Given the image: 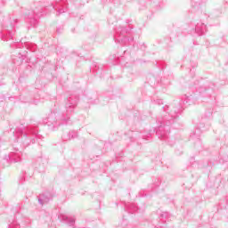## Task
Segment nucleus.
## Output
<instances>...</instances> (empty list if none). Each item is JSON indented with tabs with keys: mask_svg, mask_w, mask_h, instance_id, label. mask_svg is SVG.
<instances>
[{
	"mask_svg": "<svg viewBox=\"0 0 228 228\" xmlns=\"http://www.w3.org/2000/svg\"><path fill=\"white\" fill-rule=\"evenodd\" d=\"M194 33H197L199 37L204 35L208 31V28H206V24L204 23H197L195 26V29H193Z\"/></svg>",
	"mask_w": 228,
	"mask_h": 228,
	"instance_id": "obj_7",
	"label": "nucleus"
},
{
	"mask_svg": "<svg viewBox=\"0 0 228 228\" xmlns=\"http://www.w3.org/2000/svg\"><path fill=\"white\" fill-rule=\"evenodd\" d=\"M127 33V28L119 27L116 30V36L114 37L115 42L118 44H127L129 42V38L126 37V34Z\"/></svg>",
	"mask_w": 228,
	"mask_h": 228,
	"instance_id": "obj_4",
	"label": "nucleus"
},
{
	"mask_svg": "<svg viewBox=\"0 0 228 228\" xmlns=\"http://www.w3.org/2000/svg\"><path fill=\"white\" fill-rule=\"evenodd\" d=\"M63 220L68 224V225L72 226L76 223V219L72 217L63 216Z\"/></svg>",
	"mask_w": 228,
	"mask_h": 228,
	"instance_id": "obj_13",
	"label": "nucleus"
},
{
	"mask_svg": "<svg viewBox=\"0 0 228 228\" xmlns=\"http://www.w3.org/2000/svg\"><path fill=\"white\" fill-rule=\"evenodd\" d=\"M77 101H79V96H70L66 103V113H63L60 118L59 121L56 118V112H52L48 115L46 118V125L49 129L54 131V129H58L60 126H65L69 124L70 120V115H72L76 106H77Z\"/></svg>",
	"mask_w": 228,
	"mask_h": 228,
	"instance_id": "obj_1",
	"label": "nucleus"
},
{
	"mask_svg": "<svg viewBox=\"0 0 228 228\" xmlns=\"http://www.w3.org/2000/svg\"><path fill=\"white\" fill-rule=\"evenodd\" d=\"M161 218H167L168 216V212H164L160 215Z\"/></svg>",
	"mask_w": 228,
	"mask_h": 228,
	"instance_id": "obj_18",
	"label": "nucleus"
},
{
	"mask_svg": "<svg viewBox=\"0 0 228 228\" xmlns=\"http://www.w3.org/2000/svg\"><path fill=\"white\" fill-rule=\"evenodd\" d=\"M13 26H15V24H13V23H11V27H12V28H13Z\"/></svg>",
	"mask_w": 228,
	"mask_h": 228,
	"instance_id": "obj_20",
	"label": "nucleus"
},
{
	"mask_svg": "<svg viewBox=\"0 0 228 228\" xmlns=\"http://www.w3.org/2000/svg\"><path fill=\"white\" fill-rule=\"evenodd\" d=\"M53 197H51V194H41L38 197V202L41 206H44V204H47Z\"/></svg>",
	"mask_w": 228,
	"mask_h": 228,
	"instance_id": "obj_8",
	"label": "nucleus"
},
{
	"mask_svg": "<svg viewBox=\"0 0 228 228\" xmlns=\"http://www.w3.org/2000/svg\"><path fill=\"white\" fill-rule=\"evenodd\" d=\"M156 104H159V106H161V104H163V100L159 99L155 101Z\"/></svg>",
	"mask_w": 228,
	"mask_h": 228,
	"instance_id": "obj_17",
	"label": "nucleus"
},
{
	"mask_svg": "<svg viewBox=\"0 0 228 228\" xmlns=\"http://www.w3.org/2000/svg\"><path fill=\"white\" fill-rule=\"evenodd\" d=\"M58 33H60V29H57Z\"/></svg>",
	"mask_w": 228,
	"mask_h": 228,
	"instance_id": "obj_23",
	"label": "nucleus"
},
{
	"mask_svg": "<svg viewBox=\"0 0 228 228\" xmlns=\"http://www.w3.org/2000/svg\"><path fill=\"white\" fill-rule=\"evenodd\" d=\"M127 209L129 211H132V213H134V211H138V207H136V204L131 203L130 205H126Z\"/></svg>",
	"mask_w": 228,
	"mask_h": 228,
	"instance_id": "obj_14",
	"label": "nucleus"
},
{
	"mask_svg": "<svg viewBox=\"0 0 228 228\" xmlns=\"http://www.w3.org/2000/svg\"><path fill=\"white\" fill-rule=\"evenodd\" d=\"M22 60H24V55H21L20 61H22Z\"/></svg>",
	"mask_w": 228,
	"mask_h": 228,
	"instance_id": "obj_19",
	"label": "nucleus"
},
{
	"mask_svg": "<svg viewBox=\"0 0 228 228\" xmlns=\"http://www.w3.org/2000/svg\"><path fill=\"white\" fill-rule=\"evenodd\" d=\"M183 111V106L179 105L178 107H175L173 112H170L172 118H177V115Z\"/></svg>",
	"mask_w": 228,
	"mask_h": 228,
	"instance_id": "obj_10",
	"label": "nucleus"
},
{
	"mask_svg": "<svg viewBox=\"0 0 228 228\" xmlns=\"http://www.w3.org/2000/svg\"><path fill=\"white\" fill-rule=\"evenodd\" d=\"M8 228H20V225L17 224V222H14L8 225Z\"/></svg>",
	"mask_w": 228,
	"mask_h": 228,
	"instance_id": "obj_15",
	"label": "nucleus"
},
{
	"mask_svg": "<svg viewBox=\"0 0 228 228\" xmlns=\"http://www.w3.org/2000/svg\"><path fill=\"white\" fill-rule=\"evenodd\" d=\"M44 15V8L42 6H37L34 9L33 12L26 13V17L28 20V22L31 26H37L38 19Z\"/></svg>",
	"mask_w": 228,
	"mask_h": 228,
	"instance_id": "obj_3",
	"label": "nucleus"
},
{
	"mask_svg": "<svg viewBox=\"0 0 228 228\" xmlns=\"http://www.w3.org/2000/svg\"><path fill=\"white\" fill-rule=\"evenodd\" d=\"M4 159L8 163H19L22 161V151L11 152L9 155H5Z\"/></svg>",
	"mask_w": 228,
	"mask_h": 228,
	"instance_id": "obj_5",
	"label": "nucleus"
},
{
	"mask_svg": "<svg viewBox=\"0 0 228 228\" xmlns=\"http://www.w3.org/2000/svg\"><path fill=\"white\" fill-rule=\"evenodd\" d=\"M191 74H193V70L191 69Z\"/></svg>",
	"mask_w": 228,
	"mask_h": 228,
	"instance_id": "obj_21",
	"label": "nucleus"
},
{
	"mask_svg": "<svg viewBox=\"0 0 228 228\" xmlns=\"http://www.w3.org/2000/svg\"><path fill=\"white\" fill-rule=\"evenodd\" d=\"M53 10H57L56 16L60 17L61 13L67 12V0H62L61 2H56L55 5L51 4Z\"/></svg>",
	"mask_w": 228,
	"mask_h": 228,
	"instance_id": "obj_6",
	"label": "nucleus"
},
{
	"mask_svg": "<svg viewBox=\"0 0 228 228\" xmlns=\"http://www.w3.org/2000/svg\"><path fill=\"white\" fill-rule=\"evenodd\" d=\"M198 91L200 92V94H202L203 92H206V87L200 86L199 87Z\"/></svg>",
	"mask_w": 228,
	"mask_h": 228,
	"instance_id": "obj_16",
	"label": "nucleus"
},
{
	"mask_svg": "<svg viewBox=\"0 0 228 228\" xmlns=\"http://www.w3.org/2000/svg\"><path fill=\"white\" fill-rule=\"evenodd\" d=\"M45 8H47V5H44Z\"/></svg>",
	"mask_w": 228,
	"mask_h": 228,
	"instance_id": "obj_22",
	"label": "nucleus"
},
{
	"mask_svg": "<svg viewBox=\"0 0 228 228\" xmlns=\"http://www.w3.org/2000/svg\"><path fill=\"white\" fill-rule=\"evenodd\" d=\"M16 133L21 134L20 138L18 137V140H20L24 147H28L29 143H35V138L38 140V138L42 137V135H38V130L37 128L26 127L24 125L18 127ZM31 136H34V138L31 139Z\"/></svg>",
	"mask_w": 228,
	"mask_h": 228,
	"instance_id": "obj_2",
	"label": "nucleus"
},
{
	"mask_svg": "<svg viewBox=\"0 0 228 228\" xmlns=\"http://www.w3.org/2000/svg\"><path fill=\"white\" fill-rule=\"evenodd\" d=\"M163 131H165V128L163 127V126H159V129L157 130V134L160 138H167V134H165V132Z\"/></svg>",
	"mask_w": 228,
	"mask_h": 228,
	"instance_id": "obj_12",
	"label": "nucleus"
},
{
	"mask_svg": "<svg viewBox=\"0 0 228 228\" xmlns=\"http://www.w3.org/2000/svg\"><path fill=\"white\" fill-rule=\"evenodd\" d=\"M202 0H191V6L194 10H199L200 8V4H202Z\"/></svg>",
	"mask_w": 228,
	"mask_h": 228,
	"instance_id": "obj_11",
	"label": "nucleus"
},
{
	"mask_svg": "<svg viewBox=\"0 0 228 228\" xmlns=\"http://www.w3.org/2000/svg\"><path fill=\"white\" fill-rule=\"evenodd\" d=\"M74 138H77V132L76 131H69L67 134L62 136V139L66 142L69 140H74Z\"/></svg>",
	"mask_w": 228,
	"mask_h": 228,
	"instance_id": "obj_9",
	"label": "nucleus"
}]
</instances>
